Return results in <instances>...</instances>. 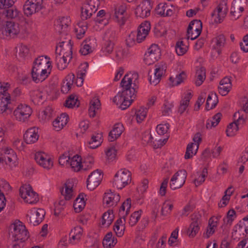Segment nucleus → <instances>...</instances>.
<instances>
[{
  "instance_id": "nucleus-1",
  "label": "nucleus",
  "mask_w": 248,
  "mask_h": 248,
  "mask_svg": "<svg viewBox=\"0 0 248 248\" xmlns=\"http://www.w3.org/2000/svg\"><path fill=\"white\" fill-rule=\"evenodd\" d=\"M51 62L47 56H40L35 59L31 70L32 80L36 83L45 80L51 73Z\"/></svg>"
},
{
  "instance_id": "nucleus-2",
  "label": "nucleus",
  "mask_w": 248,
  "mask_h": 248,
  "mask_svg": "<svg viewBox=\"0 0 248 248\" xmlns=\"http://www.w3.org/2000/svg\"><path fill=\"white\" fill-rule=\"evenodd\" d=\"M70 41L69 40L67 42L62 41L56 47L55 62L60 70L65 69L72 58V47Z\"/></svg>"
},
{
  "instance_id": "nucleus-3",
  "label": "nucleus",
  "mask_w": 248,
  "mask_h": 248,
  "mask_svg": "<svg viewBox=\"0 0 248 248\" xmlns=\"http://www.w3.org/2000/svg\"><path fill=\"white\" fill-rule=\"evenodd\" d=\"M137 87L123 89L122 93H119L113 99V101L119 108L124 110L129 107L135 98Z\"/></svg>"
},
{
  "instance_id": "nucleus-4",
  "label": "nucleus",
  "mask_w": 248,
  "mask_h": 248,
  "mask_svg": "<svg viewBox=\"0 0 248 248\" xmlns=\"http://www.w3.org/2000/svg\"><path fill=\"white\" fill-rule=\"evenodd\" d=\"M10 87L8 83H0V113H3L11 111V97L8 92Z\"/></svg>"
},
{
  "instance_id": "nucleus-5",
  "label": "nucleus",
  "mask_w": 248,
  "mask_h": 248,
  "mask_svg": "<svg viewBox=\"0 0 248 248\" xmlns=\"http://www.w3.org/2000/svg\"><path fill=\"white\" fill-rule=\"evenodd\" d=\"M11 234L14 241L20 243L25 241L29 237V232L24 225L20 221H16L10 227Z\"/></svg>"
},
{
  "instance_id": "nucleus-6",
  "label": "nucleus",
  "mask_w": 248,
  "mask_h": 248,
  "mask_svg": "<svg viewBox=\"0 0 248 248\" xmlns=\"http://www.w3.org/2000/svg\"><path fill=\"white\" fill-rule=\"evenodd\" d=\"M131 173L125 169L119 170L114 176L113 186L122 189L131 181Z\"/></svg>"
},
{
  "instance_id": "nucleus-7",
  "label": "nucleus",
  "mask_w": 248,
  "mask_h": 248,
  "mask_svg": "<svg viewBox=\"0 0 248 248\" xmlns=\"http://www.w3.org/2000/svg\"><path fill=\"white\" fill-rule=\"evenodd\" d=\"M100 4L99 0H89L83 4L81 10V18L85 20L91 17L97 10Z\"/></svg>"
},
{
  "instance_id": "nucleus-8",
  "label": "nucleus",
  "mask_w": 248,
  "mask_h": 248,
  "mask_svg": "<svg viewBox=\"0 0 248 248\" xmlns=\"http://www.w3.org/2000/svg\"><path fill=\"white\" fill-rule=\"evenodd\" d=\"M21 197L29 204H34L39 201L38 195L34 191L30 185H24L19 189Z\"/></svg>"
},
{
  "instance_id": "nucleus-9",
  "label": "nucleus",
  "mask_w": 248,
  "mask_h": 248,
  "mask_svg": "<svg viewBox=\"0 0 248 248\" xmlns=\"http://www.w3.org/2000/svg\"><path fill=\"white\" fill-rule=\"evenodd\" d=\"M2 153L0 154V165L5 164L12 168L17 165V156L11 148L5 147L2 149Z\"/></svg>"
},
{
  "instance_id": "nucleus-10",
  "label": "nucleus",
  "mask_w": 248,
  "mask_h": 248,
  "mask_svg": "<svg viewBox=\"0 0 248 248\" xmlns=\"http://www.w3.org/2000/svg\"><path fill=\"white\" fill-rule=\"evenodd\" d=\"M228 11L227 0H221L218 5L211 14L214 22L216 23H221Z\"/></svg>"
},
{
  "instance_id": "nucleus-11",
  "label": "nucleus",
  "mask_w": 248,
  "mask_h": 248,
  "mask_svg": "<svg viewBox=\"0 0 248 248\" xmlns=\"http://www.w3.org/2000/svg\"><path fill=\"white\" fill-rule=\"evenodd\" d=\"M248 0H233L230 9V16L232 20H236L241 16L247 7Z\"/></svg>"
},
{
  "instance_id": "nucleus-12",
  "label": "nucleus",
  "mask_w": 248,
  "mask_h": 248,
  "mask_svg": "<svg viewBox=\"0 0 248 248\" xmlns=\"http://www.w3.org/2000/svg\"><path fill=\"white\" fill-rule=\"evenodd\" d=\"M32 113V109L30 106L26 104L19 105L14 111L16 119L21 122L27 121Z\"/></svg>"
},
{
  "instance_id": "nucleus-13",
  "label": "nucleus",
  "mask_w": 248,
  "mask_h": 248,
  "mask_svg": "<svg viewBox=\"0 0 248 248\" xmlns=\"http://www.w3.org/2000/svg\"><path fill=\"white\" fill-rule=\"evenodd\" d=\"M43 0H27L24 5L23 10L27 16L38 12L43 8Z\"/></svg>"
},
{
  "instance_id": "nucleus-14",
  "label": "nucleus",
  "mask_w": 248,
  "mask_h": 248,
  "mask_svg": "<svg viewBox=\"0 0 248 248\" xmlns=\"http://www.w3.org/2000/svg\"><path fill=\"white\" fill-rule=\"evenodd\" d=\"M187 172L185 170L177 171L171 177L170 186L172 190L181 188L185 183Z\"/></svg>"
},
{
  "instance_id": "nucleus-15",
  "label": "nucleus",
  "mask_w": 248,
  "mask_h": 248,
  "mask_svg": "<svg viewBox=\"0 0 248 248\" xmlns=\"http://www.w3.org/2000/svg\"><path fill=\"white\" fill-rule=\"evenodd\" d=\"M21 30L20 27L18 23L12 21H7L1 28L2 35L0 38L5 37H14L18 34Z\"/></svg>"
},
{
  "instance_id": "nucleus-16",
  "label": "nucleus",
  "mask_w": 248,
  "mask_h": 248,
  "mask_svg": "<svg viewBox=\"0 0 248 248\" xmlns=\"http://www.w3.org/2000/svg\"><path fill=\"white\" fill-rule=\"evenodd\" d=\"M127 9V5L125 3L118 4L115 7V20L120 26L124 25L128 18Z\"/></svg>"
},
{
  "instance_id": "nucleus-17",
  "label": "nucleus",
  "mask_w": 248,
  "mask_h": 248,
  "mask_svg": "<svg viewBox=\"0 0 248 248\" xmlns=\"http://www.w3.org/2000/svg\"><path fill=\"white\" fill-rule=\"evenodd\" d=\"M36 163L44 169L49 170L53 166V161L51 157L42 152H37L34 155Z\"/></svg>"
},
{
  "instance_id": "nucleus-18",
  "label": "nucleus",
  "mask_w": 248,
  "mask_h": 248,
  "mask_svg": "<svg viewBox=\"0 0 248 248\" xmlns=\"http://www.w3.org/2000/svg\"><path fill=\"white\" fill-rule=\"evenodd\" d=\"M45 215V212L43 209L33 208L28 212L27 217H29L30 222L36 226L42 221Z\"/></svg>"
},
{
  "instance_id": "nucleus-19",
  "label": "nucleus",
  "mask_w": 248,
  "mask_h": 248,
  "mask_svg": "<svg viewBox=\"0 0 248 248\" xmlns=\"http://www.w3.org/2000/svg\"><path fill=\"white\" fill-rule=\"evenodd\" d=\"M103 178L101 170H96L93 171L88 176L87 180V187L90 190H94L100 184Z\"/></svg>"
},
{
  "instance_id": "nucleus-20",
  "label": "nucleus",
  "mask_w": 248,
  "mask_h": 248,
  "mask_svg": "<svg viewBox=\"0 0 248 248\" xmlns=\"http://www.w3.org/2000/svg\"><path fill=\"white\" fill-rule=\"evenodd\" d=\"M152 9V5L151 1L144 0L137 7L135 13L137 17L145 18L150 15Z\"/></svg>"
},
{
  "instance_id": "nucleus-21",
  "label": "nucleus",
  "mask_w": 248,
  "mask_h": 248,
  "mask_svg": "<svg viewBox=\"0 0 248 248\" xmlns=\"http://www.w3.org/2000/svg\"><path fill=\"white\" fill-rule=\"evenodd\" d=\"M138 78L139 75L137 73L127 74L121 81V86L123 89L137 87Z\"/></svg>"
},
{
  "instance_id": "nucleus-22",
  "label": "nucleus",
  "mask_w": 248,
  "mask_h": 248,
  "mask_svg": "<svg viewBox=\"0 0 248 248\" xmlns=\"http://www.w3.org/2000/svg\"><path fill=\"white\" fill-rule=\"evenodd\" d=\"M38 138V129L35 127L29 128L24 134V140L27 144L35 143Z\"/></svg>"
},
{
  "instance_id": "nucleus-23",
  "label": "nucleus",
  "mask_w": 248,
  "mask_h": 248,
  "mask_svg": "<svg viewBox=\"0 0 248 248\" xmlns=\"http://www.w3.org/2000/svg\"><path fill=\"white\" fill-rule=\"evenodd\" d=\"M83 235L82 228L76 226L73 228L69 233V242L72 245L78 244L81 240Z\"/></svg>"
},
{
  "instance_id": "nucleus-24",
  "label": "nucleus",
  "mask_w": 248,
  "mask_h": 248,
  "mask_svg": "<svg viewBox=\"0 0 248 248\" xmlns=\"http://www.w3.org/2000/svg\"><path fill=\"white\" fill-rule=\"evenodd\" d=\"M120 196L118 194L111 192H106L103 198L104 204H106V206H112L116 205L119 202Z\"/></svg>"
},
{
  "instance_id": "nucleus-25",
  "label": "nucleus",
  "mask_w": 248,
  "mask_h": 248,
  "mask_svg": "<svg viewBox=\"0 0 248 248\" xmlns=\"http://www.w3.org/2000/svg\"><path fill=\"white\" fill-rule=\"evenodd\" d=\"M166 68L167 66L165 65H159L156 66L154 77H152V76H150L149 78V81L150 83L155 85L158 84L162 76L165 74Z\"/></svg>"
},
{
  "instance_id": "nucleus-26",
  "label": "nucleus",
  "mask_w": 248,
  "mask_h": 248,
  "mask_svg": "<svg viewBox=\"0 0 248 248\" xmlns=\"http://www.w3.org/2000/svg\"><path fill=\"white\" fill-rule=\"evenodd\" d=\"M95 46L94 39H88L82 43L79 52L82 55H87L93 51Z\"/></svg>"
},
{
  "instance_id": "nucleus-27",
  "label": "nucleus",
  "mask_w": 248,
  "mask_h": 248,
  "mask_svg": "<svg viewBox=\"0 0 248 248\" xmlns=\"http://www.w3.org/2000/svg\"><path fill=\"white\" fill-rule=\"evenodd\" d=\"M68 120V115L65 113H62L53 122L54 129L57 131H60L66 125Z\"/></svg>"
},
{
  "instance_id": "nucleus-28",
  "label": "nucleus",
  "mask_w": 248,
  "mask_h": 248,
  "mask_svg": "<svg viewBox=\"0 0 248 248\" xmlns=\"http://www.w3.org/2000/svg\"><path fill=\"white\" fill-rule=\"evenodd\" d=\"M71 23L69 17H62L60 19V22L56 25L55 29L60 34H67L68 26Z\"/></svg>"
},
{
  "instance_id": "nucleus-29",
  "label": "nucleus",
  "mask_w": 248,
  "mask_h": 248,
  "mask_svg": "<svg viewBox=\"0 0 248 248\" xmlns=\"http://www.w3.org/2000/svg\"><path fill=\"white\" fill-rule=\"evenodd\" d=\"M232 85L229 78H223L219 82L218 87L219 93L222 96L227 95L232 89Z\"/></svg>"
},
{
  "instance_id": "nucleus-30",
  "label": "nucleus",
  "mask_w": 248,
  "mask_h": 248,
  "mask_svg": "<svg viewBox=\"0 0 248 248\" xmlns=\"http://www.w3.org/2000/svg\"><path fill=\"white\" fill-rule=\"evenodd\" d=\"M156 13L163 16H171L173 14V11L170 6L166 3H160L155 8Z\"/></svg>"
},
{
  "instance_id": "nucleus-31",
  "label": "nucleus",
  "mask_w": 248,
  "mask_h": 248,
  "mask_svg": "<svg viewBox=\"0 0 248 248\" xmlns=\"http://www.w3.org/2000/svg\"><path fill=\"white\" fill-rule=\"evenodd\" d=\"M124 131V127L121 123L116 124L112 130L109 133L108 140L109 141H113L119 138Z\"/></svg>"
},
{
  "instance_id": "nucleus-32",
  "label": "nucleus",
  "mask_w": 248,
  "mask_h": 248,
  "mask_svg": "<svg viewBox=\"0 0 248 248\" xmlns=\"http://www.w3.org/2000/svg\"><path fill=\"white\" fill-rule=\"evenodd\" d=\"M213 48L216 50L218 54L221 53V48L224 47L226 38L223 34H219L213 39Z\"/></svg>"
},
{
  "instance_id": "nucleus-33",
  "label": "nucleus",
  "mask_w": 248,
  "mask_h": 248,
  "mask_svg": "<svg viewBox=\"0 0 248 248\" xmlns=\"http://www.w3.org/2000/svg\"><path fill=\"white\" fill-rule=\"evenodd\" d=\"M61 192L65 200H71L74 196L73 185L72 184L66 183L62 189H61Z\"/></svg>"
},
{
  "instance_id": "nucleus-34",
  "label": "nucleus",
  "mask_w": 248,
  "mask_h": 248,
  "mask_svg": "<svg viewBox=\"0 0 248 248\" xmlns=\"http://www.w3.org/2000/svg\"><path fill=\"white\" fill-rule=\"evenodd\" d=\"M101 106L100 100L96 98H93L90 103V107L88 110L89 115L90 117H94L97 111Z\"/></svg>"
},
{
  "instance_id": "nucleus-35",
  "label": "nucleus",
  "mask_w": 248,
  "mask_h": 248,
  "mask_svg": "<svg viewBox=\"0 0 248 248\" xmlns=\"http://www.w3.org/2000/svg\"><path fill=\"white\" fill-rule=\"evenodd\" d=\"M131 208V200L127 199L124 201L121 206L119 211V218H122L125 221V217L128 214Z\"/></svg>"
},
{
  "instance_id": "nucleus-36",
  "label": "nucleus",
  "mask_w": 248,
  "mask_h": 248,
  "mask_svg": "<svg viewBox=\"0 0 248 248\" xmlns=\"http://www.w3.org/2000/svg\"><path fill=\"white\" fill-rule=\"evenodd\" d=\"M206 78L205 69L202 67L197 68L195 75V84L200 86L202 84Z\"/></svg>"
},
{
  "instance_id": "nucleus-37",
  "label": "nucleus",
  "mask_w": 248,
  "mask_h": 248,
  "mask_svg": "<svg viewBox=\"0 0 248 248\" xmlns=\"http://www.w3.org/2000/svg\"><path fill=\"white\" fill-rule=\"evenodd\" d=\"M114 218V215L112 210H108L104 213L102 216L101 225L105 227H108L112 222Z\"/></svg>"
},
{
  "instance_id": "nucleus-38",
  "label": "nucleus",
  "mask_w": 248,
  "mask_h": 248,
  "mask_svg": "<svg viewBox=\"0 0 248 248\" xmlns=\"http://www.w3.org/2000/svg\"><path fill=\"white\" fill-rule=\"evenodd\" d=\"M124 222L122 218H119L114 224L113 230L118 237H122L124 234L125 229Z\"/></svg>"
},
{
  "instance_id": "nucleus-39",
  "label": "nucleus",
  "mask_w": 248,
  "mask_h": 248,
  "mask_svg": "<svg viewBox=\"0 0 248 248\" xmlns=\"http://www.w3.org/2000/svg\"><path fill=\"white\" fill-rule=\"evenodd\" d=\"M117 242V239L112 237L111 232L108 233L103 241V246L106 248H111L114 247Z\"/></svg>"
},
{
  "instance_id": "nucleus-40",
  "label": "nucleus",
  "mask_w": 248,
  "mask_h": 248,
  "mask_svg": "<svg viewBox=\"0 0 248 248\" xmlns=\"http://www.w3.org/2000/svg\"><path fill=\"white\" fill-rule=\"evenodd\" d=\"M85 206V201L83 197V195L80 194L74 201L73 204L74 210L76 212L79 213L84 209Z\"/></svg>"
},
{
  "instance_id": "nucleus-41",
  "label": "nucleus",
  "mask_w": 248,
  "mask_h": 248,
  "mask_svg": "<svg viewBox=\"0 0 248 248\" xmlns=\"http://www.w3.org/2000/svg\"><path fill=\"white\" fill-rule=\"evenodd\" d=\"M222 114L221 113H217L212 118L208 119L206 123V127L207 129H211L216 126L221 119Z\"/></svg>"
},
{
  "instance_id": "nucleus-42",
  "label": "nucleus",
  "mask_w": 248,
  "mask_h": 248,
  "mask_svg": "<svg viewBox=\"0 0 248 248\" xmlns=\"http://www.w3.org/2000/svg\"><path fill=\"white\" fill-rule=\"evenodd\" d=\"M102 135L97 133L92 136L91 140L88 142L89 147L91 149H95L99 146L102 142Z\"/></svg>"
},
{
  "instance_id": "nucleus-43",
  "label": "nucleus",
  "mask_w": 248,
  "mask_h": 248,
  "mask_svg": "<svg viewBox=\"0 0 248 248\" xmlns=\"http://www.w3.org/2000/svg\"><path fill=\"white\" fill-rule=\"evenodd\" d=\"M87 30V26L86 22H80L78 23L75 29L77 38L78 39L82 38Z\"/></svg>"
},
{
  "instance_id": "nucleus-44",
  "label": "nucleus",
  "mask_w": 248,
  "mask_h": 248,
  "mask_svg": "<svg viewBox=\"0 0 248 248\" xmlns=\"http://www.w3.org/2000/svg\"><path fill=\"white\" fill-rule=\"evenodd\" d=\"M199 148L198 144L190 143L187 146L186 152L185 155V159H189L192 157L193 155L196 154Z\"/></svg>"
},
{
  "instance_id": "nucleus-45",
  "label": "nucleus",
  "mask_w": 248,
  "mask_h": 248,
  "mask_svg": "<svg viewBox=\"0 0 248 248\" xmlns=\"http://www.w3.org/2000/svg\"><path fill=\"white\" fill-rule=\"evenodd\" d=\"M217 96L215 93H211L207 97L206 102V109L207 110L214 108L217 104Z\"/></svg>"
},
{
  "instance_id": "nucleus-46",
  "label": "nucleus",
  "mask_w": 248,
  "mask_h": 248,
  "mask_svg": "<svg viewBox=\"0 0 248 248\" xmlns=\"http://www.w3.org/2000/svg\"><path fill=\"white\" fill-rule=\"evenodd\" d=\"M208 170L206 168H204L202 172H197L196 178L194 180V183L196 186L201 185L205 181L207 176Z\"/></svg>"
},
{
  "instance_id": "nucleus-47",
  "label": "nucleus",
  "mask_w": 248,
  "mask_h": 248,
  "mask_svg": "<svg viewBox=\"0 0 248 248\" xmlns=\"http://www.w3.org/2000/svg\"><path fill=\"white\" fill-rule=\"evenodd\" d=\"M81 157L78 155H75L70 159L69 165L75 171H78L80 170L81 167Z\"/></svg>"
},
{
  "instance_id": "nucleus-48",
  "label": "nucleus",
  "mask_w": 248,
  "mask_h": 248,
  "mask_svg": "<svg viewBox=\"0 0 248 248\" xmlns=\"http://www.w3.org/2000/svg\"><path fill=\"white\" fill-rule=\"evenodd\" d=\"M191 97L192 94L190 92H188L186 94L181 102L180 106L179 108V111L181 113H183L186 110Z\"/></svg>"
},
{
  "instance_id": "nucleus-49",
  "label": "nucleus",
  "mask_w": 248,
  "mask_h": 248,
  "mask_svg": "<svg viewBox=\"0 0 248 248\" xmlns=\"http://www.w3.org/2000/svg\"><path fill=\"white\" fill-rule=\"evenodd\" d=\"M114 45L115 43L111 42L104 41L101 48L102 53L106 56L111 54L113 50Z\"/></svg>"
},
{
  "instance_id": "nucleus-50",
  "label": "nucleus",
  "mask_w": 248,
  "mask_h": 248,
  "mask_svg": "<svg viewBox=\"0 0 248 248\" xmlns=\"http://www.w3.org/2000/svg\"><path fill=\"white\" fill-rule=\"evenodd\" d=\"M186 74L184 72H182L179 74L176 75L175 78L172 77L170 78V81L171 82L172 86H177L180 84L186 78Z\"/></svg>"
},
{
  "instance_id": "nucleus-51",
  "label": "nucleus",
  "mask_w": 248,
  "mask_h": 248,
  "mask_svg": "<svg viewBox=\"0 0 248 248\" xmlns=\"http://www.w3.org/2000/svg\"><path fill=\"white\" fill-rule=\"evenodd\" d=\"M188 47L183 41H179L175 46V51L179 56L184 55L187 51Z\"/></svg>"
},
{
  "instance_id": "nucleus-52",
  "label": "nucleus",
  "mask_w": 248,
  "mask_h": 248,
  "mask_svg": "<svg viewBox=\"0 0 248 248\" xmlns=\"http://www.w3.org/2000/svg\"><path fill=\"white\" fill-rule=\"evenodd\" d=\"M147 109L146 108L140 107L135 113V117L138 123L143 121L147 115Z\"/></svg>"
},
{
  "instance_id": "nucleus-53",
  "label": "nucleus",
  "mask_w": 248,
  "mask_h": 248,
  "mask_svg": "<svg viewBox=\"0 0 248 248\" xmlns=\"http://www.w3.org/2000/svg\"><path fill=\"white\" fill-rule=\"evenodd\" d=\"M218 225L217 224H213V222L209 220L208 225L206 229L205 232L203 234L204 238H208L210 236L213 234L215 232V230L217 228Z\"/></svg>"
},
{
  "instance_id": "nucleus-54",
  "label": "nucleus",
  "mask_w": 248,
  "mask_h": 248,
  "mask_svg": "<svg viewBox=\"0 0 248 248\" xmlns=\"http://www.w3.org/2000/svg\"><path fill=\"white\" fill-rule=\"evenodd\" d=\"M116 40V32L114 30H108L104 35V41L115 43Z\"/></svg>"
},
{
  "instance_id": "nucleus-55",
  "label": "nucleus",
  "mask_w": 248,
  "mask_h": 248,
  "mask_svg": "<svg viewBox=\"0 0 248 248\" xmlns=\"http://www.w3.org/2000/svg\"><path fill=\"white\" fill-rule=\"evenodd\" d=\"M198 30L202 31V23L200 20H194L189 23L187 31H194Z\"/></svg>"
},
{
  "instance_id": "nucleus-56",
  "label": "nucleus",
  "mask_w": 248,
  "mask_h": 248,
  "mask_svg": "<svg viewBox=\"0 0 248 248\" xmlns=\"http://www.w3.org/2000/svg\"><path fill=\"white\" fill-rule=\"evenodd\" d=\"M159 56L157 55L152 54L146 52L145 54L144 62L148 65L153 64L159 59Z\"/></svg>"
},
{
  "instance_id": "nucleus-57",
  "label": "nucleus",
  "mask_w": 248,
  "mask_h": 248,
  "mask_svg": "<svg viewBox=\"0 0 248 248\" xmlns=\"http://www.w3.org/2000/svg\"><path fill=\"white\" fill-rule=\"evenodd\" d=\"M239 129V126L235 123H232L229 124L226 129V134L228 137L234 136Z\"/></svg>"
},
{
  "instance_id": "nucleus-58",
  "label": "nucleus",
  "mask_w": 248,
  "mask_h": 248,
  "mask_svg": "<svg viewBox=\"0 0 248 248\" xmlns=\"http://www.w3.org/2000/svg\"><path fill=\"white\" fill-rule=\"evenodd\" d=\"M200 230L199 225L196 223H191L187 232V234L190 237H194Z\"/></svg>"
},
{
  "instance_id": "nucleus-59",
  "label": "nucleus",
  "mask_w": 248,
  "mask_h": 248,
  "mask_svg": "<svg viewBox=\"0 0 248 248\" xmlns=\"http://www.w3.org/2000/svg\"><path fill=\"white\" fill-rule=\"evenodd\" d=\"M79 103L78 102L77 98L74 95H71L66 100L65 103V107L69 108H72L74 107H78Z\"/></svg>"
},
{
  "instance_id": "nucleus-60",
  "label": "nucleus",
  "mask_w": 248,
  "mask_h": 248,
  "mask_svg": "<svg viewBox=\"0 0 248 248\" xmlns=\"http://www.w3.org/2000/svg\"><path fill=\"white\" fill-rule=\"evenodd\" d=\"M141 213L142 211L141 210H139L135 211L131 214L129 221V223L130 226H133L136 224L140 218Z\"/></svg>"
},
{
  "instance_id": "nucleus-61",
  "label": "nucleus",
  "mask_w": 248,
  "mask_h": 248,
  "mask_svg": "<svg viewBox=\"0 0 248 248\" xmlns=\"http://www.w3.org/2000/svg\"><path fill=\"white\" fill-rule=\"evenodd\" d=\"M124 50L122 48H118L112 55V59L117 62H119L124 58Z\"/></svg>"
},
{
  "instance_id": "nucleus-62",
  "label": "nucleus",
  "mask_w": 248,
  "mask_h": 248,
  "mask_svg": "<svg viewBox=\"0 0 248 248\" xmlns=\"http://www.w3.org/2000/svg\"><path fill=\"white\" fill-rule=\"evenodd\" d=\"M21 15L20 12L15 7H11L6 11V16L10 18H16Z\"/></svg>"
},
{
  "instance_id": "nucleus-63",
  "label": "nucleus",
  "mask_w": 248,
  "mask_h": 248,
  "mask_svg": "<svg viewBox=\"0 0 248 248\" xmlns=\"http://www.w3.org/2000/svg\"><path fill=\"white\" fill-rule=\"evenodd\" d=\"M173 106L171 103L165 101L162 107V115L164 116L169 115L171 113V108Z\"/></svg>"
},
{
  "instance_id": "nucleus-64",
  "label": "nucleus",
  "mask_w": 248,
  "mask_h": 248,
  "mask_svg": "<svg viewBox=\"0 0 248 248\" xmlns=\"http://www.w3.org/2000/svg\"><path fill=\"white\" fill-rule=\"evenodd\" d=\"M151 29L150 23L149 21H144L142 22L139 27V30L141 33H144L146 36L149 34Z\"/></svg>"
}]
</instances>
